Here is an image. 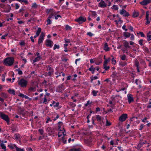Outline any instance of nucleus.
<instances>
[{
    "label": "nucleus",
    "mask_w": 151,
    "mask_h": 151,
    "mask_svg": "<svg viewBox=\"0 0 151 151\" xmlns=\"http://www.w3.org/2000/svg\"><path fill=\"white\" fill-rule=\"evenodd\" d=\"M0 117L6 121L7 122L8 125L10 124L9 119L8 115H6L1 112H0Z\"/></svg>",
    "instance_id": "7ed1b4c3"
},
{
    "label": "nucleus",
    "mask_w": 151,
    "mask_h": 151,
    "mask_svg": "<svg viewBox=\"0 0 151 151\" xmlns=\"http://www.w3.org/2000/svg\"><path fill=\"white\" fill-rule=\"evenodd\" d=\"M134 36L133 34H132L131 35V37H130L131 40H134Z\"/></svg>",
    "instance_id": "e2e57ef3"
},
{
    "label": "nucleus",
    "mask_w": 151,
    "mask_h": 151,
    "mask_svg": "<svg viewBox=\"0 0 151 151\" xmlns=\"http://www.w3.org/2000/svg\"><path fill=\"white\" fill-rule=\"evenodd\" d=\"M151 0H144L139 2V4L142 5H146L150 2Z\"/></svg>",
    "instance_id": "9d476101"
},
{
    "label": "nucleus",
    "mask_w": 151,
    "mask_h": 151,
    "mask_svg": "<svg viewBox=\"0 0 151 151\" xmlns=\"http://www.w3.org/2000/svg\"><path fill=\"white\" fill-rule=\"evenodd\" d=\"M96 119L99 122L101 121L102 119V117L99 115H97L96 116Z\"/></svg>",
    "instance_id": "aec40b11"
},
{
    "label": "nucleus",
    "mask_w": 151,
    "mask_h": 151,
    "mask_svg": "<svg viewBox=\"0 0 151 151\" xmlns=\"http://www.w3.org/2000/svg\"><path fill=\"white\" fill-rule=\"evenodd\" d=\"M9 93H10L14 95L15 94V91L13 89H9L8 91Z\"/></svg>",
    "instance_id": "5701e85b"
},
{
    "label": "nucleus",
    "mask_w": 151,
    "mask_h": 151,
    "mask_svg": "<svg viewBox=\"0 0 151 151\" xmlns=\"http://www.w3.org/2000/svg\"><path fill=\"white\" fill-rule=\"evenodd\" d=\"M5 8L4 9H5V10H4L3 12H9L10 10L11 7L10 5H7L6 6H5Z\"/></svg>",
    "instance_id": "4468645a"
},
{
    "label": "nucleus",
    "mask_w": 151,
    "mask_h": 151,
    "mask_svg": "<svg viewBox=\"0 0 151 151\" xmlns=\"http://www.w3.org/2000/svg\"><path fill=\"white\" fill-rule=\"evenodd\" d=\"M104 69H105L106 70H108L109 68V66H104Z\"/></svg>",
    "instance_id": "6e6d98bb"
},
{
    "label": "nucleus",
    "mask_w": 151,
    "mask_h": 151,
    "mask_svg": "<svg viewBox=\"0 0 151 151\" xmlns=\"http://www.w3.org/2000/svg\"><path fill=\"white\" fill-rule=\"evenodd\" d=\"M98 92V91H96L95 90H93L92 91V93L93 96H96L97 95V93Z\"/></svg>",
    "instance_id": "c85d7f7f"
},
{
    "label": "nucleus",
    "mask_w": 151,
    "mask_h": 151,
    "mask_svg": "<svg viewBox=\"0 0 151 151\" xmlns=\"http://www.w3.org/2000/svg\"><path fill=\"white\" fill-rule=\"evenodd\" d=\"M59 103V102H56L53 105V106L55 108L57 107L58 106Z\"/></svg>",
    "instance_id": "ea45409f"
},
{
    "label": "nucleus",
    "mask_w": 151,
    "mask_h": 151,
    "mask_svg": "<svg viewBox=\"0 0 151 151\" xmlns=\"http://www.w3.org/2000/svg\"><path fill=\"white\" fill-rule=\"evenodd\" d=\"M18 111L20 114L23 115L25 114L24 112L25 109L23 108H22L21 107L19 106L18 107Z\"/></svg>",
    "instance_id": "1a4fd4ad"
},
{
    "label": "nucleus",
    "mask_w": 151,
    "mask_h": 151,
    "mask_svg": "<svg viewBox=\"0 0 151 151\" xmlns=\"http://www.w3.org/2000/svg\"><path fill=\"white\" fill-rule=\"evenodd\" d=\"M14 59L12 57H8L4 60V64L7 66H11L14 63Z\"/></svg>",
    "instance_id": "f257e3e1"
},
{
    "label": "nucleus",
    "mask_w": 151,
    "mask_h": 151,
    "mask_svg": "<svg viewBox=\"0 0 151 151\" xmlns=\"http://www.w3.org/2000/svg\"><path fill=\"white\" fill-rule=\"evenodd\" d=\"M18 84L21 87H26L27 85V81L26 80L22 78L18 81Z\"/></svg>",
    "instance_id": "f03ea898"
},
{
    "label": "nucleus",
    "mask_w": 151,
    "mask_h": 151,
    "mask_svg": "<svg viewBox=\"0 0 151 151\" xmlns=\"http://www.w3.org/2000/svg\"><path fill=\"white\" fill-rule=\"evenodd\" d=\"M41 29L40 28H39L37 31V32H36V35H37V36H39V34L41 31Z\"/></svg>",
    "instance_id": "a878e982"
},
{
    "label": "nucleus",
    "mask_w": 151,
    "mask_h": 151,
    "mask_svg": "<svg viewBox=\"0 0 151 151\" xmlns=\"http://www.w3.org/2000/svg\"><path fill=\"white\" fill-rule=\"evenodd\" d=\"M46 42V45L47 47H51L52 46V44L53 43V42L52 41L49 40H47Z\"/></svg>",
    "instance_id": "f8f14e48"
},
{
    "label": "nucleus",
    "mask_w": 151,
    "mask_h": 151,
    "mask_svg": "<svg viewBox=\"0 0 151 151\" xmlns=\"http://www.w3.org/2000/svg\"><path fill=\"white\" fill-rule=\"evenodd\" d=\"M62 140L63 141V142L65 144L66 142V140L63 137L62 138Z\"/></svg>",
    "instance_id": "de8ad7c7"
},
{
    "label": "nucleus",
    "mask_w": 151,
    "mask_h": 151,
    "mask_svg": "<svg viewBox=\"0 0 151 151\" xmlns=\"http://www.w3.org/2000/svg\"><path fill=\"white\" fill-rule=\"evenodd\" d=\"M127 117V115L126 114H122L119 118V120L121 122H123L125 120Z\"/></svg>",
    "instance_id": "6e6552de"
},
{
    "label": "nucleus",
    "mask_w": 151,
    "mask_h": 151,
    "mask_svg": "<svg viewBox=\"0 0 151 151\" xmlns=\"http://www.w3.org/2000/svg\"><path fill=\"white\" fill-rule=\"evenodd\" d=\"M149 12L148 11H147L146 13L145 19L147 21L145 22V24L147 25L149 24L151 20V18L149 17Z\"/></svg>",
    "instance_id": "39448f33"
},
{
    "label": "nucleus",
    "mask_w": 151,
    "mask_h": 151,
    "mask_svg": "<svg viewBox=\"0 0 151 151\" xmlns=\"http://www.w3.org/2000/svg\"><path fill=\"white\" fill-rule=\"evenodd\" d=\"M0 7L4 9H5V6L3 4H0Z\"/></svg>",
    "instance_id": "603ef678"
},
{
    "label": "nucleus",
    "mask_w": 151,
    "mask_h": 151,
    "mask_svg": "<svg viewBox=\"0 0 151 151\" xmlns=\"http://www.w3.org/2000/svg\"><path fill=\"white\" fill-rule=\"evenodd\" d=\"M112 61V64H113L114 65L116 63V61L115 60L114 58H112L111 60Z\"/></svg>",
    "instance_id": "5fc2aeb1"
},
{
    "label": "nucleus",
    "mask_w": 151,
    "mask_h": 151,
    "mask_svg": "<svg viewBox=\"0 0 151 151\" xmlns=\"http://www.w3.org/2000/svg\"><path fill=\"white\" fill-rule=\"evenodd\" d=\"M32 7L33 8H36L37 7V5L36 3H34L32 4Z\"/></svg>",
    "instance_id": "c03bdc74"
},
{
    "label": "nucleus",
    "mask_w": 151,
    "mask_h": 151,
    "mask_svg": "<svg viewBox=\"0 0 151 151\" xmlns=\"http://www.w3.org/2000/svg\"><path fill=\"white\" fill-rule=\"evenodd\" d=\"M47 24H50L51 23V21L50 20V19H49L47 18Z\"/></svg>",
    "instance_id": "79ce46f5"
},
{
    "label": "nucleus",
    "mask_w": 151,
    "mask_h": 151,
    "mask_svg": "<svg viewBox=\"0 0 151 151\" xmlns=\"http://www.w3.org/2000/svg\"><path fill=\"white\" fill-rule=\"evenodd\" d=\"M105 60L104 62V66H106L108 62H109L110 60V58H109L108 59H107L104 58Z\"/></svg>",
    "instance_id": "412c9836"
},
{
    "label": "nucleus",
    "mask_w": 151,
    "mask_h": 151,
    "mask_svg": "<svg viewBox=\"0 0 151 151\" xmlns=\"http://www.w3.org/2000/svg\"><path fill=\"white\" fill-rule=\"evenodd\" d=\"M39 131L40 134L42 135L43 133V130L42 129H39Z\"/></svg>",
    "instance_id": "052dcab7"
},
{
    "label": "nucleus",
    "mask_w": 151,
    "mask_h": 151,
    "mask_svg": "<svg viewBox=\"0 0 151 151\" xmlns=\"http://www.w3.org/2000/svg\"><path fill=\"white\" fill-rule=\"evenodd\" d=\"M47 69L48 70V71H53L52 68L50 66H49L48 67Z\"/></svg>",
    "instance_id": "4d7b16f0"
},
{
    "label": "nucleus",
    "mask_w": 151,
    "mask_h": 151,
    "mask_svg": "<svg viewBox=\"0 0 151 151\" xmlns=\"http://www.w3.org/2000/svg\"><path fill=\"white\" fill-rule=\"evenodd\" d=\"M124 46L126 48H129L130 47L129 43L126 41H125L124 43Z\"/></svg>",
    "instance_id": "dca6fc26"
},
{
    "label": "nucleus",
    "mask_w": 151,
    "mask_h": 151,
    "mask_svg": "<svg viewBox=\"0 0 151 151\" xmlns=\"http://www.w3.org/2000/svg\"><path fill=\"white\" fill-rule=\"evenodd\" d=\"M86 20V18L84 17L81 16L78 18L75 19V21L80 24L82 22H85Z\"/></svg>",
    "instance_id": "20e7f679"
},
{
    "label": "nucleus",
    "mask_w": 151,
    "mask_h": 151,
    "mask_svg": "<svg viewBox=\"0 0 151 151\" xmlns=\"http://www.w3.org/2000/svg\"><path fill=\"white\" fill-rule=\"evenodd\" d=\"M65 29L67 30H71L72 29V27L68 25H65Z\"/></svg>",
    "instance_id": "2f4dec72"
},
{
    "label": "nucleus",
    "mask_w": 151,
    "mask_h": 151,
    "mask_svg": "<svg viewBox=\"0 0 151 151\" xmlns=\"http://www.w3.org/2000/svg\"><path fill=\"white\" fill-rule=\"evenodd\" d=\"M27 151H33L32 148L30 147H28L27 149Z\"/></svg>",
    "instance_id": "774afa93"
},
{
    "label": "nucleus",
    "mask_w": 151,
    "mask_h": 151,
    "mask_svg": "<svg viewBox=\"0 0 151 151\" xmlns=\"http://www.w3.org/2000/svg\"><path fill=\"white\" fill-rule=\"evenodd\" d=\"M60 47V46L59 45H55L53 47V50H55L56 49H59Z\"/></svg>",
    "instance_id": "58836bf2"
},
{
    "label": "nucleus",
    "mask_w": 151,
    "mask_h": 151,
    "mask_svg": "<svg viewBox=\"0 0 151 151\" xmlns=\"http://www.w3.org/2000/svg\"><path fill=\"white\" fill-rule=\"evenodd\" d=\"M47 121H46V123H48L49 122V121L51 122L52 121L51 120L49 116H47L46 118Z\"/></svg>",
    "instance_id": "37998d69"
},
{
    "label": "nucleus",
    "mask_w": 151,
    "mask_h": 151,
    "mask_svg": "<svg viewBox=\"0 0 151 151\" xmlns=\"http://www.w3.org/2000/svg\"><path fill=\"white\" fill-rule=\"evenodd\" d=\"M145 144V143L142 142H139L138 145L137 146V148L138 149H139L140 148L143 146V145Z\"/></svg>",
    "instance_id": "a211bd4d"
},
{
    "label": "nucleus",
    "mask_w": 151,
    "mask_h": 151,
    "mask_svg": "<svg viewBox=\"0 0 151 151\" xmlns=\"http://www.w3.org/2000/svg\"><path fill=\"white\" fill-rule=\"evenodd\" d=\"M98 78V77L97 76H94V77H91V83L92 82V81H93V80H96V79H97Z\"/></svg>",
    "instance_id": "72a5a7b5"
},
{
    "label": "nucleus",
    "mask_w": 151,
    "mask_h": 151,
    "mask_svg": "<svg viewBox=\"0 0 151 151\" xmlns=\"http://www.w3.org/2000/svg\"><path fill=\"white\" fill-rule=\"evenodd\" d=\"M129 13L127 12V11H126V12H125L124 14V16L125 17H127L128 16H129Z\"/></svg>",
    "instance_id": "8fccbe9b"
},
{
    "label": "nucleus",
    "mask_w": 151,
    "mask_h": 151,
    "mask_svg": "<svg viewBox=\"0 0 151 151\" xmlns=\"http://www.w3.org/2000/svg\"><path fill=\"white\" fill-rule=\"evenodd\" d=\"M126 58V56L124 55H123L121 57V59L122 60H125Z\"/></svg>",
    "instance_id": "3c124183"
},
{
    "label": "nucleus",
    "mask_w": 151,
    "mask_h": 151,
    "mask_svg": "<svg viewBox=\"0 0 151 151\" xmlns=\"http://www.w3.org/2000/svg\"><path fill=\"white\" fill-rule=\"evenodd\" d=\"M106 4L103 1H101L99 4V6L101 7H106Z\"/></svg>",
    "instance_id": "ddd939ff"
},
{
    "label": "nucleus",
    "mask_w": 151,
    "mask_h": 151,
    "mask_svg": "<svg viewBox=\"0 0 151 151\" xmlns=\"http://www.w3.org/2000/svg\"><path fill=\"white\" fill-rule=\"evenodd\" d=\"M139 14L137 12H134L133 14V17H136L138 16Z\"/></svg>",
    "instance_id": "7c9ffc66"
},
{
    "label": "nucleus",
    "mask_w": 151,
    "mask_h": 151,
    "mask_svg": "<svg viewBox=\"0 0 151 151\" xmlns=\"http://www.w3.org/2000/svg\"><path fill=\"white\" fill-rule=\"evenodd\" d=\"M95 70L96 68L93 67V65H91L90 68L89 69V70L91 71H95Z\"/></svg>",
    "instance_id": "473e14b6"
},
{
    "label": "nucleus",
    "mask_w": 151,
    "mask_h": 151,
    "mask_svg": "<svg viewBox=\"0 0 151 151\" xmlns=\"http://www.w3.org/2000/svg\"><path fill=\"white\" fill-rule=\"evenodd\" d=\"M112 9L115 10H117L118 9V7L116 5H114L112 7Z\"/></svg>",
    "instance_id": "e433bc0d"
},
{
    "label": "nucleus",
    "mask_w": 151,
    "mask_h": 151,
    "mask_svg": "<svg viewBox=\"0 0 151 151\" xmlns=\"http://www.w3.org/2000/svg\"><path fill=\"white\" fill-rule=\"evenodd\" d=\"M56 14V13L55 12H52V13L50 14L48 18L50 19L52 17L53 15H55Z\"/></svg>",
    "instance_id": "cd10ccee"
},
{
    "label": "nucleus",
    "mask_w": 151,
    "mask_h": 151,
    "mask_svg": "<svg viewBox=\"0 0 151 151\" xmlns=\"http://www.w3.org/2000/svg\"><path fill=\"white\" fill-rule=\"evenodd\" d=\"M143 40L142 39H141L139 40V44L141 46H142L143 45Z\"/></svg>",
    "instance_id": "a18cd8bd"
},
{
    "label": "nucleus",
    "mask_w": 151,
    "mask_h": 151,
    "mask_svg": "<svg viewBox=\"0 0 151 151\" xmlns=\"http://www.w3.org/2000/svg\"><path fill=\"white\" fill-rule=\"evenodd\" d=\"M111 76L113 78H116L118 77L117 73L116 72H113Z\"/></svg>",
    "instance_id": "4be33fe9"
},
{
    "label": "nucleus",
    "mask_w": 151,
    "mask_h": 151,
    "mask_svg": "<svg viewBox=\"0 0 151 151\" xmlns=\"http://www.w3.org/2000/svg\"><path fill=\"white\" fill-rule=\"evenodd\" d=\"M127 98L129 104H130L133 101L134 99L132 97V96L131 94H128L127 95Z\"/></svg>",
    "instance_id": "9b49d317"
},
{
    "label": "nucleus",
    "mask_w": 151,
    "mask_h": 151,
    "mask_svg": "<svg viewBox=\"0 0 151 151\" xmlns=\"http://www.w3.org/2000/svg\"><path fill=\"white\" fill-rule=\"evenodd\" d=\"M70 151H82L80 148H73L70 150Z\"/></svg>",
    "instance_id": "bb28decb"
},
{
    "label": "nucleus",
    "mask_w": 151,
    "mask_h": 151,
    "mask_svg": "<svg viewBox=\"0 0 151 151\" xmlns=\"http://www.w3.org/2000/svg\"><path fill=\"white\" fill-rule=\"evenodd\" d=\"M65 89L64 86L61 84L58 86L56 88V91L59 92H62Z\"/></svg>",
    "instance_id": "0eeeda50"
},
{
    "label": "nucleus",
    "mask_w": 151,
    "mask_h": 151,
    "mask_svg": "<svg viewBox=\"0 0 151 151\" xmlns=\"http://www.w3.org/2000/svg\"><path fill=\"white\" fill-rule=\"evenodd\" d=\"M41 58V57H38L35 58V59L33 60V63H35L39 61Z\"/></svg>",
    "instance_id": "393cba45"
},
{
    "label": "nucleus",
    "mask_w": 151,
    "mask_h": 151,
    "mask_svg": "<svg viewBox=\"0 0 151 151\" xmlns=\"http://www.w3.org/2000/svg\"><path fill=\"white\" fill-rule=\"evenodd\" d=\"M124 36L126 38L129 37L131 35V34L130 33H128L127 32H124Z\"/></svg>",
    "instance_id": "6ab92c4d"
},
{
    "label": "nucleus",
    "mask_w": 151,
    "mask_h": 151,
    "mask_svg": "<svg viewBox=\"0 0 151 151\" xmlns=\"http://www.w3.org/2000/svg\"><path fill=\"white\" fill-rule=\"evenodd\" d=\"M70 105L71 106L73 107H74L76 106V104L73 103H70Z\"/></svg>",
    "instance_id": "864d4df0"
},
{
    "label": "nucleus",
    "mask_w": 151,
    "mask_h": 151,
    "mask_svg": "<svg viewBox=\"0 0 151 151\" xmlns=\"http://www.w3.org/2000/svg\"><path fill=\"white\" fill-rule=\"evenodd\" d=\"M8 35V34H5V35H3L1 37V39H5V37H6Z\"/></svg>",
    "instance_id": "49530a36"
},
{
    "label": "nucleus",
    "mask_w": 151,
    "mask_h": 151,
    "mask_svg": "<svg viewBox=\"0 0 151 151\" xmlns=\"http://www.w3.org/2000/svg\"><path fill=\"white\" fill-rule=\"evenodd\" d=\"M92 15L93 16H95L96 15V13L95 12H92Z\"/></svg>",
    "instance_id": "338daca9"
},
{
    "label": "nucleus",
    "mask_w": 151,
    "mask_h": 151,
    "mask_svg": "<svg viewBox=\"0 0 151 151\" xmlns=\"http://www.w3.org/2000/svg\"><path fill=\"white\" fill-rule=\"evenodd\" d=\"M87 34L90 37H91L93 35V34L92 33L90 32H88Z\"/></svg>",
    "instance_id": "bf43d9fd"
},
{
    "label": "nucleus",
    "mask_w": 151,
    "mask_h": 151,
    "mask_svg": "<svg viewBox=\"0 0 151 151\" xmlns=\"http://www.w3.org/2000/svg\"><path fill=\"white\" fill-rule=\"evenodd\" d=\"M125 12H126V10L124 9L121 10L120 12V14L122 15L124 14Z\"/></svg>",
    "instance_id": "a19ab883"
},
{
    "label": "nucleus",
    "mask_w": 151,
    "mask_h": 151,
    "mask_svg": "<svg viewBox=\"0 0 151 151\" xmlns=\"http://www.w3.org/2000/svg\"><path fill=\"white\" fill-rule=\"evenodd\" d=\"M14 146L16 149V151H24L23 149L18 147L15 145H14Z\"/></svg>",
    "instance_id": "b1692460"
},
{
    "label": "nucleus",
    "mask_w": 151,
    "mask_h": 151,
    "mask_svg": "<svg viewBox=\"0 0 151 151\" xmlns=\"http://www.w3.org/2000/svg\"><path fill=\"white\" fill-rule=\"evenodd\" d=\"M111 123L110 122H109L108 120L106 121V126H109L111 125Z\"/></svg>",
    "instance_id": "13d9d810"
},
{
    "label": "nucleus",
    "mask_w": 151,
    "mask_h": 151,
    "mask_svg": "<svg viewBox=\"0 0 151 151\" xmlns=\"http://www.w3.org/2000/svg\"><path fill=\"white\" fill-rule=\"evenodd\" d=\"M45 37V34L43 32H42L40 35L38 41V44H40L42 43Z\"/></svg>",
    "instance_id": "423d86ee"
},
{
    "label": "nucleus",
    "mask_w": 151,
    "mask_h": 151,
    "mask_svg": "<svg viewBox=\"0 0 151 151\" xmlns=\"http://www.w3.org/2000/svg\"><path fill=\"white\" fill-rule=\"evenodd\" d=\"M91 102H90V101H87V103L85 104V106L86 107L88 105L90 104H91Z\"/></svg>",
    "instance_id": "0e129e2a"
},
{
    "label": "nucleus",
    "mask_w": 151,
    "mask_h": 151,
    "mask_svg": "<svg viewBox=\"0 0 151 151\" xmlns=\"http://www.w3.org/2000/svg\"><path fill=\"white\" fill-rule=\"evenodd\" d=\"M47 101V98H46V97L45 96L44 98V101H43V103H45V104H46V102Z\"/></svg>",
    "instance_id": "680f3d73"
},
{
    "label": "nucleus",
    "mask_w": 151,
    "mask_h": 151,
    "mask_svg": "<svg viewBox=\"0 0 151 151\" xmlns=\"http://www.w3.org/2000/svg\"><path fill=\"white\" fill-rule=\"evenodd\" d=\"M104 49L106 51H108L110 49L108 47V44L107 43H105Z\"/></svg>",
    "instance_id": "2eb2a0df"
},
{
    "label": "nucleus",
    "mask_w": 151,
    "mask_h": 151,
    "mask_svg": "<svg viewBox=\"0 0 151 151\" xmlns=\"http://www.w3.org/2000/svg\"><path fill=\"white\" fill-rule=\"evenodd\" d=\"M16 71L18 72V74L19 75H22L23 73L22 71L20 70L19 68L16 69Z\"/></svg>",
    "instance_id": "f704fd0d"
},
{
    "label": "nucleus",
    "mask_w": 151,
    "mask_h": 151,
    "mask_svg": "<svg viewBox=\"0 0 151 151\" xmlns=\"http://www.w3.org/2000/svg\"><path fill=\"white\" fill-rule=\"evenodd\" d=\"M139 62L137 59H136L135 61V65L137 67H138L139 65Z\"/></svg>",
    "instance_id": "4c0bfd02"
},
{
    "label": "nucleus",
    "mask_w": 151,
    "mask_h": 151,
    "mask_svg": "<svg viewBox=\"0 0 151 151\" xmlns=\"http://www.w3.org/2000/svg\"><path fill=\"white\" fill-rule=\"evenodd\" d=\"M25 44V42L24 41H22L19 43V45L21 46H24Z\"/></svg>",
    "instance_id": "09e8293b"
},
{
    "label": "nucleus",
    "mask_w": 151,
    "mask_h": 151,
    "mask_svg": "<svg viewBox=\"0 0 151 151\" xmlns=\"http://www.w3.org/2000/svg\"><path fill=\"white\" fill-rule=\"evenodd\" d=\"M58 17L61 18V17L60 15H57V16H55V19H57Z\"/></svg>",
    "instance_id": "69168bd1"
},
{
    "label": "nucleus",
    "mask_w": 151,
    "mask_h": 151,
    "mask_svg": "<svg viewBox=\"0 0 151 151\" xmlns=\"http://www.w3.org/2000/svg\"><path fill=\"white\" fill-rule=\"evenodd\" d=\"M1 96L3 98H6L7 97L6 94L4 93H1Z\"/></svg>",
    "instance_id": "c9c22d12"
},
{
    "label": "nucleus",
    "mask_w": 151,
    "mask_h": 151,
    "mask_svg": "<svg viewBox=\"0 0 151 151\" xmlns=\"http://www.w3.org/2000/svg\"><path fill=\"white\" fill-rule=\"evenodd\" d=\"M0 146L2 149L4 150L5 151L6 150V147L3 143H1L0 144Z\"/></svg>",
    "instance_id": "c756f323"
},
{
    "label": "nucleus",
    "mask_w": 151,
    "mask_h": 151,
    "mask_svg": "<svg viewBox=\"0 0 151 151\" xmlns=\"http://www.w3.org/2000/svg\"><path fill=\"white\" fill-rule=\"evenodd\" d=\"M147 40L149 41L151 40V32H149L147 34Z\"/></svg>",
    "instance_id": "f3484780"
}]
</instances>
